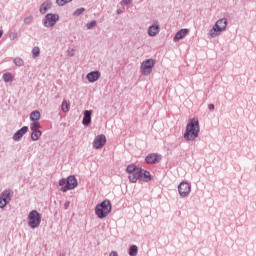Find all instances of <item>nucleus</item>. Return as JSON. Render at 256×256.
<instances>
[{"label":"nucleus","instance_id":"27","mask_svg":"<svg viewBox=\"0 0 256 256\" xmlns=\"http://www.w3.org/2000/svg\"><path fill=\"white\" fill-rule=\"evenodd\" d=\"M31 131H39L41 129V124L39 122H32L30 124Z\"/></svg>","mask_w":256,"mask_h":256},{"label":"nucleus","instance_id":"23","mask_svg":"<svg viewBox=\"0 0 256 256\" xmlns=\"http://www.w3.org/2000/svg\"><path fill=\"white\" fill-rule=\"evenodd\" d=\"M2 79H3L4 83H12L13 75H11V73H9V72L4 73L2 76Z\"/></svg>","mask_w":256,"mask_h":256},{"label":"nucleus","instance_id":"1","mask_svg":"<svg viewBox=\"0 0 256 256\" xmlns=\"http://www.w3.org/2000/svg\"><path fill=\"white\" fill-rule=\"evenodd\" d=\"M199 131H201L199 120L197 118L190 119L186 125L184 139L186 141H195L199 137Z\"/></svg>","mask_w":256,"mask_h":256},{"label":"nucleus","instance_id":"4","mask_svg":"<svg viewBox=\"0 0 256 256\" xmlns=\"http://www.w3.org/2000/svg\"><path fill=\"white\" fill-rule=\"evenodd\" d=\"M28 225L31 229H37L41 225V214L37 210H32L28 214Z\"/></svg>","mask_w":256,"mask_h":256},{"label":"nucleus","instance_id":"12","mask_svg":"<svg viewBox=\"0 0 256 256\" xmlns=\"http://www.w3.org/2000/svg\"><path fill=\"white\" fill-rule=\"evenodd\" d=\"M128 179L130 183H137L139 179H143V168H138L135 172L130 173Z\"/></svg>","mask_w":256,"mask_h":256},{"label":"nucleus","instance_id":"17","mask_svg":"<svg viewBox=\"0 0 256 256\" xmlns=\"http://www.w3.org/2000/svg\"><path fill=\"white\" fill-rule=\"evenodd\" d=\"M51 5H52L51 1H49V0L42 3L40 6V9H39L40 13L42 15H45L47 13L48 9H51Z\"/></svg>","mask_w":256,"mask_h":256},{"label":"nucleus","instance_id":"3","mask_svg":"<svg viewBox=\"0 0 256 256\" xmlns=\"http://www.w3.org/2000/svg\"><path fill=\"white\" fill-rule=\"evenodd\" d=\"M227 29V20L226 18L219 19L212 29L209 30L208 35L212 38L217 37L221 32Z\"/></svg>","mask_w":256,"mask_h":256},{"label":"nucleus","instance_id":"5","mask_svg":"<svg viewBox=\"0 0 256 256\" xmlns=\"http://www.w3.org/2000/svg\"><path fill=\"white\" fill-rule=\"evenodd\" d=\"M79 183L77 182V178L74 175H70L66 179V185L60 189L62 193H67V191H73Z\"/></svg>","mask_w":256,"mask_h":256},{"label":"nucleus","instance_id":"20","mask_svg":"<svg viewBox=\"0 0 256 256\" xmlns=\"http://www.w3.org/2000/svg\"><path fill=\"white\" fill-rule=\"evenodd\" d=\"M41 135H43V132H41V130L32 131V134H31L32 141H39V139L41 138Z\"/></svg>","mask_w":256,"mask_h":256},{"label":"nucleus","instance_id":"26","mask_svg":"<svg viewBox=\"0 0 256 256\" xmlns=\"http://www.w3.org/2000/svg\"><path fill=\"white\" fill-rule=\"evenodd\" d=\"M14 64L16 67H23V65H25V61H23L21 57H16L14 58Z\"/></svg>","mask_w":256,"mask_h":256},{"label":"nucleus","instance_id":"14","mask_svg":"<svg viewBox=\"0 0 256 256\" xmlns=\"http://www.w3.org/2000/svg\"><path fill=\"white\" fill-rule=\"evenodd\" d=\"M188 34H189V29L187 28L180 29L173 38L174 43H177V41H181V39H185V37H187Z\"/></svg>","mask_w":256,"mask_h":256},{"label":"nucleus","instance_id":"42","mask_svg":"<svg viewBox=\"0 0 256 256\" xmlns=\"http://www.w3.org/2000/svg\"><path fill=\"white\" fill-rule=\"evenodd\" d=\"M59 256H65V253H60Z\"/></svg>","mask_w":256,"mask_h":256},{"label":"nucleus","instance_id":"34","mask_svg":"<svg viewBox=\"0 0 256 256\" xmlns=\"http://www.w3.org/2000/svg\"><path fill=\"white\" fill-rule=\"evenodd\" d=\"M65 185H67V179L61 178V179L59 180V186H60V187H65Z\"/></svg>","mask_w":256,"mask_h":256},{"label":"nucleus","instance_id":"13","mask_svg":"<svg viewBox=\"0 0 256 256\" xmlns=\"http://www.w3.org/2000/svg\"><path fill=\"white\" fill-rule=\"evenodd\" d=\"M29 132V127L23 126L21 129L16 131L14 135L12 136L13 141L19 142L21 139H23V136L26 135V133Z\"/></svg>","mask_w":256,"mask_h":256},{"label":"nucleus","instance_id":"19","mask_svg":"<svg viewBox=\"0 0 256 256\" xmlns=\"http://www.w3.org/2000/svg\"><path fill=\"white\" fill-rule=\"evenodd\" d=\"M39 119H41V112L36 110L30 113V121H32V123L39 122Z\"/></svg>","mask_w":256,"mask_h":256},{"label":"nucleus","instance_id":"37","mask_svg":"<svg viewBox=\"0 0 256 256\" xmlns=\"http://www.w3.org/2000/svg\"><path fill=\"white\" fill-rule=\"evenodd\" d=\"M109 256H119V254L117 252H115V251H112V252H110Z\"/></svg>","mask_w":256,"mask_h":256},{"label":"nucleus","instance_id":"22","mask_svg":"<svg viewBox=\"0 0 256 256\" xmlns=\"http://www.w3.org/2000/svg\"><path fill=\"white\" fill-rule=\"evenodd\" d=\"M138 253H139V247H137V245H131L128 251V255L137 256Z\"/></svg>","mask_w":256,"mask_h":256},{"label":"nucleus","instance_id":"7","mask_svg":"<svg viewBox=\"0 0 256 256\" xmlns=\"http://www.w3.org/2000/svg\"><path fill=\"white\" fill-rule=\"evenodd\" d=\"M153 67H155V60L147 59L141 63L140 69L142 71V74L148 76L151 75V73L153 72Z\"/></svg>","mask_w":256,"mask_h":256},{"label":"nucleus","instance_id":"18","mask_svg":"<svg viewBox=\"0 0 256 256\" xmlns=\"http://www.w3.org/2000/svg\"><path fill=\"white\" fill-rule=\"evenodd\" d=\"M159 25H152L148 28L149 37H155L159 33Z\"/></svg>","mask_w":256,"mask_h":256},{"label":"nucleus","instance_id":"32","mask_svg":"<svg viewBox=\"0 0 256 256\" xmlns=\"http://www.w3.org/2000/svg\"><path fill=\"white\" fill-rule=\"evenodd\" d=\"M24 23H25V25H31L33 23V16H27L24 19Z\"/></svg>","mask_w":256,"mask_h":256},{"label":"nucleus","instance_id":"11","mask_svg":"<svg viewBox=\"0 0 256 256\" xmlns=\"http://www.w3.org/2000/svg\"><path fill=\"white\" fill-rule=\"evenodd\" d=\"M160 161H161V154H158V153L148 154L145 158V162L148 165H155Z\"/></svg>","mask_w":256,"mask_h":256},{"label":"nucleus","instance_id":"8","mask_svg":"<svg viewBox=\"0 0 256 256\" xmlns=\"http://www.w3.org/2000/svg\"><path fill=\"white\" fill-rule=\"evenodd\" d=\"M57 21H59V14L48 13L43 20V25L47 28L55 27Z\"/></svg>","mask_w":256,"mask_h":256},{"label":"nucleus","instance_id":"6","mask_svg":"<svg viewBox=\"0 0 256 256\" xmlns=\"http://www.w3.org/2000/svg\"><path fill=\"white\" fill-rule=\"evenodd\" d=\"M12 197H13V191H11V189L4 190L0 194V209H5L8 203H11Z\"/></svg>","mask_w":256,"mask_h":256},{"label":"nucleus","instance_id":"36","mask_svg":"<svg viewBox=\"0 0 256 256\" xmlns=\"http://www.w3.org/2000/svg\"><path fill=\"white\" fill-rule=\"evenodd\" d=\"M208 109H209V111H215V105L214 104H209Z\"/></svg>","mask_w":256,"mask_h":256},{"label":"nucleus","instance_id":"39","mask_svg":"<svg viewBox=\"0 0 256 256\" xmlns=\"http://www.w3.org/2000/svg\"><path fill=\"white\" fill-rule=\"evenodd\" d=\"M116 13H117V15H122V13H123V10H121V9H118V10L116 11Z\"/></svg>","mask_w":256,"mask_h":256},{"label":"nucleus","instance_id":"33","mask_svg":"<svg viewBox=\"0 0 256 256\" xmlns=\"http://www.w3.org/2000/svg\"><path fill=\"white\" fill-rule=\"evenodd\" d=\"M97 26V21L92 20L90 23L86 24L87 29H93V27Z\"/></svg>","mask_w":256,"mask_h":256},{"label":"nucleus","instance_id":"28","mask_svg":"<svg viewBox=\"0 0 256 256\" xmlns=\"http://www.w3.org/2000/svg\"><path fill=\"white\" fill-rule=\"evenodd\" d=\"M83 13H85V8L81 7V8L76 9L73 12V15H74V17H79V15H83Z\"/></svg>","mask_w":256,"mask_h":256},{"label":"nucleus","instance_id":"25","mask_svg":"<svg viewBox=\"0 0 256 256\" xmlns=\"http://www.w3.org/2000/svg\"><path fill=\"white\" fill-rule=\"evenodd\" d=\"M139 168H137V166L135 164H130L127 166L126 171L131 174V173H135L136 171H138Z\"/></svg>","mask_w":256,"mask_h":256},{"label":"nucleus","instance_id":"16","mask_svg":"<svg viewBox=\"0 0 256 256\" xmlns=\"http://www.w3.org/2000/svg\"><path fill=\"white\" fill-rule=\"evenodd\" d=\"M91 115H93V110L84 111V117L82 119V124L84 127H89V125H91Z\"/></svg>","mask_w":256,"mask_h":256},{"label":"nucleus","instance_id":"24","mask_svg":"<svg viewBox=\"0 0 256 256\" xmlns=\"http://www.w3.org/2000/svg\"><path fill=\"white\" fill-rule=\"evenodd\" d=\"M41 55V48L39 46H35L32 49V57L33 59H37Z\"/></svg>","mask_w":256,"mask_h":256},{"label":"nucleus","instance_id":"31","mask_svg":"<svg viewBox=\"0 0 256 256\" xmlns=\"http://www.w3.org/2000/svg\"><path fill=\"white\" fill-rule=\"evenodd\" d=\"M73 0H56L57 5L63 7V5H67V3H71Z\"/></svg>","mask_w":256,"mask_h":256},{"label":"nucleus","instance_id":"35","mask_svg":"<svg viewBox=\"0 0 256 256\" xmlns=\"http://www.w3.org/2000/svg\"><path fill=\"white\" fill-rule=\"evenodd\" d=\"M131 3H132V0H122L120 2V5H131Z\"/></svg>","mask_w":256,"mask_h":256},{"label":"nucleus","instance_id":"40","mask_svg":"<svg viewBox=\"0 0 256 256\" xmlns=\"http://www.w3.org/2000/svg\"><path fill=\"white\" fill-rule=\"evenodd\" d=\"M68 55H69L70 57H74V56H75V53L69 52V50H68Z\"/></svg>","mask_w":256,"mask_h":256},{"label":"nucleus","instance_id":"2","mask_svg":"<svg viewBox=\"0 0 256 256\" xmlns=\"http://www.w3.org/2000/svg\"><path fill=\"white\" fill-rule=\"evenodd\" d=\"M113 206L110 200H104L95 207V215L98 219H105L111 213Z\"/></svg>","mask_w":256,"mask_h":256},{"label":"nucleus","instance_id":"9","mask_svg":"<svg viewBox=\"0 0 256 256\" xmlns=\"http://www.w3.org/2000/svg\"><path fill=\"white\" fill-rule=\"evenodd\" d=\"M178 192L180 197H189L191 193V184L188 182H181L178 185Z\"/></svg>","mask_w":256,"mask_h":256},{"label":"nucleus","instance_id":"29","mask_svg":"<svg viewBox=\"0 0 256 256\" xmlns=\"http://www.w3.org/2000/svg\"><path fill=\"white\" fill-rule=\"evenodd\" d=\"M17 37H19V34L17 33V31H12L9 33V39L11 41H15V39H17Z\"/></svg>","mask_w":256,"mask_h":256},{"label":"nucleus","instance_id":"21","mask_svg":"<svg viewBox=\"0 0 256 256\" xmlns=\"http://www.w3.org/2000/svg\"><path fill=\"white\" fill-rule=\"evenodd\" d=\"M142 177H144L143 181H145V183H149V181L153 179V177L151 176V172L147 170H142Z\"/></svg>","mask_w":256,"mask_h":256},{"label":"nucleus","instance_id":"10","mask_svg":"<svg viewBox=\"0 0 256 256\" xmlns=\"http://www.w3.org/2000/svg\"><path fill=\"white\" fill-rule=\"evenodd\" d=\"M106 143H107V137H105L104 134H100L94 138L92 145L94 149H103Z\"/></svg>","mask_w":256,"mask_h":256},{"label":"nucleus","instance_id":"38","mask_svg":"<svg viewBox=\"0 0 256 256\" xmlns=\"http://www.w3.org/2000/svg\"><path fill=\"white\" fill-rule=\"evenodd\" d=\"M70 204H71L70 202H65V204H64L65 209H69Z\"/></svg>","mask_w":256,"mask_h":256},{"label":"nucleus","instance_id":"15","mask_svg":"<svg viewBox=\"0 0 256 256\" xmlns=\"http://www.w3.org/2000/svg\"><path fill=\"white\" fill-rule=\"evenodd\" d=\"M86 79L89 83H95V81H99V79H101V72L92 71L86 75Z\"/></svg>","mask_w":256,"mask_h":256},{"label":"nucleus","instance_id":"41","mask_svg":"<svg viewBox=\"0 0 256 256\" xmlns=\"http://www.w3.org/2000/svg\"><path fill=\"white\" fill-rule=\"evenodd\" d=\"M3 37V30H0V38Z\"/></svg>","mask_w":256,"mask_h":256},{"label":"nucleus","instance_id":"30","mask_svg":"<svg viewBox=\"0 0 256 256\" xmlns=\"http://www.w3.org/2000/svg\"><path fill=\"white\" fill-rule=\"evenodd\" d=\"M62 111H63L64 113H68V111H69V103H67L66 100H64V101L62 102Z\"/></svg>","mask_w":256,"mask_h":256}]
</instances>
